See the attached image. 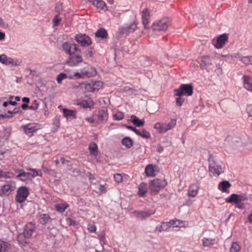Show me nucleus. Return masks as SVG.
I'll use <instances>...</instances> for the list:
<instances>
[{
    "label": "nucleus",
    "instance_id": "a19ab883",
    "mask_svg": "<svg viewBox=\"0 0 252 252\" xmlns=\"http://www.w3.org/2000/svg\"><path fill=\"white\" fill-rule=\"evenodd\" d=\"M94 102L92 101H84L80 103V105L85 108H91L94 105Z\"/></svg>",
    "mask_w": 252,
    "mask_h": 252
},
{
    "label": "nucleus",
    "instance_id": "e2e57ef3",
    "mask_svg": "<svg viewBox=\"0 0 252 252\" xmlns=\"http://www.w3.org/2000/svg\"><path fill=\"white\" fill-rule=\"evenodd\" d=\"M247 111L250 117H252V105H249L247 106Z\"/></svg>",
    "mask_w": 252,
    "mask_h": 252
},
{
    "label": "nucleus",
    "instance_id": "774afa93",
    "mask_svg": "<svg viewBox=\"0 0 252 252\" xmlns=\"http://www.w3.org/2000/svg\"><path fill=\"white\" fill-rule=\"evenodd\" d=\"M72 173H73L75 176L78 175L80 174V171L79 169L77 168H74L72 170Z\"/></svg>",
    "mask_w": 252,
    "mask_h": 252
},
{
    "label": "nucleus",
    "instance_id": "4468645a",
    "mask_svg": "<svg viewBox=\"0 0 252 252\" xmlns=\"http://www.w3.org/2000/svg\"><path fill=\"white\" fill-rule=\"evenodd\" d=\"M0 62L6 65L17 66L19 65V62L17 60L8 57L5 54H2L0 56Z\"/></svg>",
    "mask_w": 252,
    "mask_h": 252
},
{
    "label": "nucleus",
    "instance_id": "f704fd0d",
    "mask_svg": "<svg viewBox=\"0 0 252 252\" xmlns=\"http://www.w3.org/2000/svg\"><path fill=\"white\" fill-rule=\"evenodd\" d=\"M216 242L215 239L204 238L202 239V244L204 247H211Z\"/></svg>",
    "mask_w": 252,
    "mask_h": 252
},
{
    "label": "nucleus",
    "instance_id": "2eb2a0df",
    "mask_svg": "<svg viewBox=\"0 0 252 252\" xmlns=\"http://www.w3.org/2000/svg\"><path fill=\"white\" fill-rule=\"evenodd\" d=\"M228 34L223 33L220 35L217 39L216 43L214 44L215 47L217 49L222 48L228 41Z\"/></svg>",
    "mask_w": 252,
    "mask_h": 252
},
{
    "label": "nucleus",
    "instance_id": "393cba45",
    "mask_svg": "<svg viewBox=\"0 0 252 252\" xmlns=\"http://www.w3.org/2000/svg\"><path fill=\"white\" fill-rule=\"evenodd\" d=\"M19 174L17 176V178H19L20 180L22 181H27L29 180H32V176L29 172L24 171L23 169L19 170Z\"/></svg>",
    "mask_w": 252,
    "mask_h": 252
},
{
    "label": "nucleus",
    "instance_id": "37998d69",
    "mask_svg": "<svg viewBox=\"0 0 252 252\" xmlns=\"http://www.w3.org/2000/svg\"><path fill=\"white\" fill-rule=\"evenodd\" d=\"M68 76H67L66 74L64 73H61L57 75V81L58 83L61 84L62 83L63 80L68 78Z\"/></svg>",
    "mask_w": 252,
    "mask_h": 252
},
{
    "label": "nucleus",
    "instance_id": "c9c22d12",
    "mask_svg": "<svg viewBox=\"0 0 252 252\" xmlns=\"http://www.w3.org/2000/svg\"><path fill=\"white\" fill-rule=\"evenodd\" d=\"M122 144L127 148H130L133 144V140L128 137H126L122 140Z\"/></svg>",
    "mask_w": 252,
    "mask_h": 252
},
{
    "label": "nucleus",
    "instance_id": "72a5a7b5",
    "mask_svg": "<svg viewBox=\"0 0 252 252\" xmlns=\"http://www.w3.org/2000/svg\"><path fill=\"white\" fill-rule=\"evenodd\" d=\"M170 228L168 222H162L159 226H157L155 229V231L159 232L167 231Z\"/></svg>",
    "mask_w": 252,
    "mask_h": 252
},
{
    "label": "nucleus",
    "instance_id": "0eeeda50",
    "mask_svg": "<svg viewBox=\"0 0 252 252\" xmlns=\"http://www.w3.org/2000/svg\"><path fill=\"white\" fill-rule=\"evenodd\" d=\"M30 194L29 189L26 187H20L17 191L15 197V200L19 203H22L27 198Z\"/></svg>",
    "mask_w": 252,
    "mask_h": 252
},
{
    "label": "nucleus",
    "instance_id": "6e6d98bb",
    "mask_svg": "<svg viewBox=\"0 0 252 252\" xmlns=\"http://www.w3.org/2000/svg\"><path fill=\"white\" fill-rule=\"evenodd\" d=\"M32 105L29 106V109L33 110H36L38 107V104L36 100H34L32 102Z\"/></svg>",
    "mask_w": 252,
    "mask_h": 252
},
{
    "label": "nucleus",
    "instance_id": "7ed1b4c3",
    "mask_svg": "<svg viewBox=\"0 0 252 252\" xmlns=\"http://www.w3.org/2000/svg\"><path fill=\"white\" fill-rule=\"evenodd\" d=\"M177 120L175 119H172L168 123H157L154 125V128L156 129L159 133H163L172 129L176 125Z\"/></svg>",
    "mask_w": 252,
    "mask_h": 252
},
{
    "label": "nucleus",
    "instance_id": "bf43d9fd",
    "mask_svg": "<svg viewBox=\"0 0 252 252\" xmlns=\"http://www.w3.org/2000/svg\"><path fill=\"white\" fill-rule=\"evenodd\" d=\"M9 172H4L2 170H0V178H9L10 176L8 175Z\"/></svg>",
    "mask_w": 252,
    "mask_h": 252
},
{
    "label": "nucleus",
    "instance_id": "6e6552de",
    "mask_svg": "<svg viewBox=\"0 0 252 252\" xmlns=\"http://www.w3.org/2000/svg\"><path fill=\"white\" fill-rule=\"evenodd\" d=\"M74 39L82 47H88L92 44L91 38L86 34H77L74 37Z\"/></svg>",
    "mask_w": 252,
    "mask_h": 252
},
{
    "label": "nucleus",
    "instance_id": "052dcab7",
    "mask_svg": "<svg viewBox=\"0 0 252 252\" xmlns=\"http://www.w3.org/2000/svg\"><path fill=\"white\" fill-rule=\"evenodd\" d=\"M55 11L57 12V14L60 15V13L62 11V4H58L55 7Z\"/></svg>",
    "mask_w": 252,
    "mask_h": 252
},
{
    "label": "nucleus",
    "instance_id": "49530a36",
    "mask_svg": "<svg viewBox=\"0 0 252 252\" xmlns=\"http://www.w3.org/2000/svg\"><path fill=\"white\" fill-rule=\"evenodd\" d=\"M178 97L176 99V103L177 105L181 106L185 101V99L182 97L183 95H177Z\"/></svg>",
    "mask_w": 252,
    "mask_h": 252
},
{
    "label": "nucleus",
    "instance_id": "6ab92c4d",
    "mask_svg": "<svg viewBox=\"0 0 252 252\" xmlns=\"http://www.w3.org/2000/svg\"><path fill=\"white\" fill-rule=\"evenodd\" d=\"M142 24L145 29H149L150 22V13L147 8L143 9L142 12Z\"/></svg>",
    "mask_w": 252,
    "mask_h": 252
},
{
    "label": "nucleus",
    "instance_id": "b1692460",
    "mask_svg": "<svg viewBox=\"0 0 252 252\" xmlns=\"http://www.w3.org/2000/svg\"><path fill=\"white\" fill-rule=\"evenodd\" d=\"M39 221L42 225H45L51 220L50 216L47 214H39Z\"/></svg>",
    "mask_w": 252,
    "mask_h": 252
},
{
    "label": "nucleus",
    "instance_id": "5fc2aeb1",
    "mask_svg": "<svg viewBox=\"0 0 252 252\" xmlns=\"http://www.w3.org/2000/svg\"><path fill=\"white\" fill-rule=\"evenodd\" d=\"M66 220L69 226H74L76 224V221L70 218H66Z\"/></svg>",
    "mask_w": 252,
    "mask_h": 252
},
{
    "label": "nucleus",
    "instance_id": "680f3d73",
    "mask_svg": "<svg viewBox=\"0 0 252 252\" xmlns=\"http://www.w3.org/2000/svg\"><path fill=\"white\" fill-rule=\"evenodd\" d=\"M102 82L101 81H97L93 83V86L95 88H98V90L102 87Z\"/></svg>",
    "mask_w": 252,
    "mask_h": 252
},
{
    "label": "nucleus",
    "instance_id": "2f4dec72",
    "mask_svg": "<svg viewBox=\"0 0 252 252\" xmlns=\"http://www.w3.org/2000/svg\"><path fill=\"white\" fill-rule=\"evenodd\" d=\"M198 187L196 185H191L188 190V195L192 197H195L198 193Z\"/></svg>",
    "mask_w": 252,
    "mask_h": 252
},
{
    "label": "nucleus",
    "instance_id": "cd10ccee",
    "mask_svg": "<svg viewBox=\"0 0 252 252\" xmlns=\"http://www.w3.org/2000/svg\"><path fill=\"white\" fill-rule=\"evenodd\" d=\"M155 167L156 166L153 164H149L146 167L145 172L147 176L154 177L155 176Z\"/></svg>",
    "mask_w": 252,
    "mask_h": 252
},
{
    "label": "nucleus",
    "instance_id": "ea45409f",
    "mask_svg": "<svg viewBox=\"0 0 252 252\" xmlns=\"http://www.w3.org/2000/svg\"><path fill=\"white\" fill-rule=\"evenodd\" d=\"M29 170L31 171L30 172H29V174H30L31 176H32V179L34 178L35 177L37 176H42V173L41 171H37L35 169H32L30 168Z\"/></svg>",
    "mask_w": 252,
    "mask_h": 252
},
{
    "label": "nucleus",
    "instance_id": "5701e85b",
    "mask_svg": "<svg viewBox=\"0 0 252 252\" xmlns=\"http://www.w3.org/2000/svg\"><path fill=\"white\" fill-rule=\"evenodd\" d=\"M89 2H91L94 6L97 9L100 10L104 9L106 8V3L102 0H88Z\"/></svg>",
    "mask_w": 252,
    "mask_h": 252
},
{
    "label": "nucleus",
    "instance_id": "e433bc0d",
    "mask_svg": "<svg viewBox=\"0 0 252 252\" xmlns=\"http://www.w3.org/2000/svg\"><path fill=\"white\" fill-rule=\"evenodd\" d=\"M241 250V247L237 242H233L231 243L229 252H239Z\"/></svg>",
    "mask_w": 252,
    "mask_h": 252
},
{
    "label": "nucleus",
    "instance_id": "864d4df0",
    "mask_svg": "<svg viewBox=\"0 0 252 252\" xmlns=\"http://www.w3.org/2000/svg\"><path fill=\"white\" fill-rule=\"evenodd\" d=\"M96 226L94 224H89L88 226V230L91 232L93 233L95 232L96 231Z\"/></svg>",
    "mask_w": 252,
    "mask_h": 252
},
{
    "label": "nucleus",
    "instance_id": "7c9ffc66",
    "mask_svg": "<svg viewBox=\"0 0 252 252\" xmlns=\"http://www.w3.org/2000/svg\"><path fill=\"white\" fill-rule=\"evenodd\" d=\"M130 121L135 126L138 127L143 126L145 124V121L144 120H140L134 115H132L131 116Z\"/></svg>",
    "mask_w": 252,
    "mask_h": 252
},
{
    "label": "nucleus",
    "instance_id": "1a4fd4ad",
    "mask_svg": "<svg viewBox=\"0 0 252 252\" xmlns=\"http://www.w3.org/2000/svg\"><path fill=\"white\" fill-rule=\"evenodd\" d=\"M138 22L134 20L133 23L129 25H126L121 27L119 29V32L121 34H128L129 33L134 32L137 28Z\"/></svg>",
    "mask_w": 252,
    "mask_h": 252
},
{
    "label": "nucleus",
    "instance_id": "f3484780",
    "mask_svg": "<svg viewBox=\"0 0 252 252\" xmlns=\"http://www.w3.org/2000/svg\"><path fill=\"white\" fill-rule=\"evenodd\" d=\"M209 170L210 173V176H219L223 172L220 165L216 164H211L209 166Z\"/></svg>",
    "mask_w": 252,
    "mask_h": 252
},
{
    "label": "nucleus",
    "instance_id": "bb28decb",
    "mask_svg": "<svg viewBox=\"0 0 252 252\" xmlns=\"http://www.w3.org/2000/svg\"><path fill=\"white\" fill-rule=\"evenodd\" d=\"M231 186V184L227 181H223L219 184L218 188L222 192H227L228 189Z\"/></svg>",
    "mask_w": 252,
    "mask_h": 252
},
{
    "label": "nucleus",
    "instance_id": "dca6fc26",
    "mask_svg": "<svg viewBox=\"0 0 252 252\" xmlns=\"http://www.w3.org/2000/svg\"><path fill=\"white\" fill-rule=\"evenodd\" d=\"M82 72L85 78H90L95 76L96 74V71L95 68L87 65V66L80 70Z\"/></svg>",
    "mask_w": 252,
    "mask_h": 252
},
{
    "label": "nucleus",
    "instance_id": "de8ad7c7",
    "mask_svg": "<svg viewBox=\"0 0 252 252\" xmlns=\"http://www.w3.org/2000/svg\"><path fill=\"white\" fill-rule=\"evenodd\" d=\"M168 223L170 227H177L181 224V221L179 220H171L168 222Z\"/></svg>",
    "mask_w": 252,
    "mask_h": 252
},
{
    "label": "nucleus",
    "instance_id": "603ef678",
    "mask_svg": "<svg viewBox=\"0 0 252 252\" xmlns=\"http://www.w3.org/2000/svg\"><path fill=\"white\" fill-rule=\"evenodd\" d=\"M125 92H131L130 94H135L134 92H137V91L133 88H130L128 86H126L123 89Z\"/></svg>",
    "mask_w": 252,
    "mask_h": 252
},
{
    "label": "nucleus",
    "instance_id": "09e8293b",
    "mask_svg": "<svg viewBox=\"0 0 252 252\" xmlns=\"http://www.w3.org/2000/svg\"><path fill=\"white\" fill-rule=\"evenodd\" d=\"M7 251V246L6 243L0 242V252H6Z\"/></svg>",
    "mask_w": 252,
    "mask_h": 252
},
{
    "label": "nucleus",
    "instance_id": "39448f33",
    "mask_svg": "<svg viewBox=\"0 0 252 252\" xmlns=\"http://www.w3.org/2000/svg\"><path fill=\"white\" fill-rule=\"evenodd\" d=\"M175 95H191L193 94V86L190 84H182L179 88L174 90Z\"/></svg>",
    "mask_w": 252,
    "mask_h": 252
},
{
    "label": "nucleus",
    "instance_id": "a878e982",
    "mask_svg": "<svg viewBox=\"0 0 252 252\" xmlns=\"http://www.w3.org/2000/svg\"><path fill=\"white\" fill-rule=\"evenodd\" d=\"M69 207V205L66 202H64L63 203H59L57 204L55 206V209L56 211L59 213H63L68 207Z\"/></svg>",
    "mask_w": 252,
    "mask_h": 252
},
{
    "label": "nucleus",
    "instance_id": "412c9836",
    "mask_svg": "<svg viewBox=\"0 0 252 252\" xmlns=\"http://www.w3.org/2000/svg\"><path fill=\"white\" fill-rule=\"evenodd\" d=\"M200 67L202 69H206L207 67L212 64L210 58L208 56H202L199 61Z\"/></svg>",
    "mask_w": 252,
    "mask_h": 252
},
{
    "label": "nucleus",
    "instance_id": "a18cd8bd",
    "mask_svg": "<svg viewBox=\"0 0 252 252\" xmlns=\"http://www.w3.org/2000/svg\"><path fill=\"white\" fill-rule=\"evenodd\" d=\"M114 119L115 120L120 121L124 118V114L121 111H119L113 115Z\"/></svg>",
    "mask_w": 252,
    "mask_h": 252
},
{
    "label": "nucleus",
    "instance_id": "58836bf2",
    "mask_svg": "<svg viewBox=\"0 0 252 252\" xmlns=\"http://www.w3.org/2000/svg\"><path fill=\"white\" fill-rule=\"evenodd\" d=\"M68 78L70 79H84L85 77L80 70V72H75L72 75H68Z\"/></svg>",
    "mask_w": 252,
    "mask_h": 252
},
{
    "label": "nucleus",
    "instance_id": "c03bdc74",
    "mask_svg": "<svg viewBox=\"0 0 252 252\" xmlns=\"http://www.w3.org/2000/svg\"><path fill=\"white\" fill-rule=\"evenodd\" d=\"M62 20V19L59 17V14L56 15L53 19V27L58 26Z\"/></svg>",
    "mask_w": 252,
    "mask_h": 252
},
{
    "label": "nucleus",
    "instance_id": "338daca9",
    "mask_svg": "<svg viewBox=\"0 0 252 252\" xmlns=\"http://www.w3.org/2000/svg\"><path fill=\"white\" fill-rule=\"evenodd\" d=\"M99 190L101 193H105L106 192V188L104 185H100Z\"/></svg>",
    "mask_w": 252,
    "mask_h": 252
},
{
    "label": "nucleus",
    "instance_id": "c756f323",
    "mask_svg": "<svg viewBox=\"0 0 252 252\" xmlns=\"http://www.w3.org/2000/svg\"><path fill=\"white\" fill-rule=\"evenodd\" d=\"M147 192V185L146 183L142 182L138 187V194L140 197H144Z\"/></svg>",
    "mask_w": 252,
    "mask_h": 252
},
{
    "label": "nucleus",
    "instance_id": "4be33fe9",
    "mask_svg": "<svg viewBox=\"0 0 252 252\" xmlns=\"http://www.w3.org/2000/svg\"><path fill=\"white\" fill-rule=\"evenodd\" d=\"M63 114L64 117H65L67 120H73L76 118V110L63 109Z\"/></svg>",
    "mask_w": 252,
    "mask_h": 252
},
{
    "label": "nucleus",
    "instance_id": "c85d7f7f",
    "mask_svg": "<svg viewBox=\"0 0 252 252\" xmlns=\"http://www.w3.org/2000/svg\"><path fill=\"white\" fill-rule=\"evenodd\" d=\"M108 32L104 28L98 29L95 33V36L96 37L100 38L102 39H107L108 37Z\"/></svg>",
    "mask_w": 252,
    "mask_h": 252
},
{
    "label": "nucleus",
    "instance_id": "20e7f679",
    "mask_svg": "<svg viewBox=\"0 0 252 252\" xmlns=\"http://www.w3.org/2000/svg\"><path fill=\"white\" fill-rule=\"evenodd\" d=\"M167 185L165 180L155 179L149 183V189L152 193H157Z\"/></svg>",
    "mask_w": 252,
    "mask_h": 252
},
{
    "label": "nucleus",
    "instance_id": "0e129e2a",
    "mask_svg": "<svg viewBox=\"0 0 252 252\" xmlns=\"http://www.w3.org/2000/svg\"><path fill=\"white\" fill-rule=\"evenodd\" d=\"M244 87L249 91H252V83L250 82L244 85Z\"/></svg>",
    "mask_w": 252,
    "mask_h": 252
},
{
    "label": "nucleus",
    "instance_id": "13d9d810",
    "mask_svg": "<svg viewBox=\"0 0 252 252\" xmlns=\"http://www.w3.org/2000/svg\"><path fill=\"white\" fill-rule=\"evenodd\" d=\"M53 125L55 126V130H56L60 126L59 120L57 118L55 119Z\"/></svg>",
    "mask_w": 252,
    "mask_h": 252
},
{
    "label": "nucleus",
    "instance_id": "4c0bfd02",
    "mask_svg": "<svg viewBox=\"0 0 252 252\" xmlns=\"http://www.w3.org/2000/svg\"><path fill=\"white\" fill-rule=\"evenodd\" d=\"M240 61L246 65H252V56L241 57Z\"/></svg>",
    "mask_w": 252,
    "mask_h": 252
},
{
    "label": "nucleus",
    "instance_id": "aec40b11",
    "mask_svg": "<svg viewBox=\"0 0 252 252\" xmlns=\"http://www.w3.org/2000/svg\"><path fill=\"white\" fill-rule=\"evenodd\" d=\"M15 189V186H13L12 183H8L5 184L1 188V193L0 195H9L10 193Z\"/></svg>",
    "mask_w": 252,
    "mask_h": 252
},
{
    "label": "nucleus",
    "instance_id": "3c124183",
    "mask_svg": "<svg viewBox=\"0 0 252 252\" xmlns=\"http://www.w3.org/2000/svg\"><path fill=\"white\" fill-rule=\"evenodd\" d=\"M114 178L115 181L118 183H121L123 181V177L120 174L117 173L114 174Z\"/></svg>",
    "mask_w": 252,
    "mask_h": 252
},
{
    "label": "nucleus",
    "instance_id": "f8f14e48",
    "mask_svg": "<svg viewBox=\"0 0 252 252\" xmlns=\"http://www.w3.org/2000/svg\"><path fill=\"white\" fill-rule=\"evenodd\" d=\"M26 134L32 136L33 133L35 132L38 129V125L35 123H29L22 126Z\"/></svg>",
    "mask_w": 252,
    "mask_h": 252
},
{
    "label": "nucleus",
    "instance_id": "f03ea898",
    "mask_svg": "<svg viewBox=\"0 0 252 252\" xmlns=\"http://www.w3.org/2000/svg\"><path fill=\"white\" fill-rule=\"evenodd\" d=\"M248 196L246 193L239 194L233 193L229 197L225 199L226 203L235 204V207L240 209H244L246 204L244 202L248 200Z\"/></svg>",
    "mask_w": 252,
    "mask_h": 252
},
{
    "label": "nucleus",
    "instance_id": "79ce46f5",
    "mask_svg": "<svg viewBox=\"0 0 252 252\" xmlns=\"http://www.w3.org/2000/svg\"><path fill=\"white\" fill-rule=\"evenodd\" d=\"M138 135L141 136L142 138L149 139L151 137L150 133L145 129H142V131H139V134Z\"/></svg>",
    "mask_w": 252,
    "mask_h": 252
},
{
    "label": "nucleus",
    "instance_id": "ddd939ff",
    "mask_svg": "<svg viewBox=\"0 0 252 252\" xmlns=\"http://www.w3.org/2000/svg\"><path fill=\"white\" fill-rule=\"evenodd\" d=\"M96 122L98 124H104L108 118V113L106 109H102L98 111Z\"/></svg>",
    "mask_w": 252,
    "mask_h": 252
},
{
    "label": "nucleus",
    "instance_id": "4d7b16f0",
    "mask_svg": "<svg viewBox=\"0 0 252 252\" xmlns=\"http://www.w3.org/2000/svg\"><path fill=\"white\" fill-rule=\"evenodd\" d=\"M125 127L127 128L128 129H129L130 130H132L134 131L136 134H139V130L137 129H136L135 127H134L130 126H127L125 125Z\"/></svg>",
    "mask_w": 252,
    "mask_h": 252
},
{
    "label": "nucleus",
    "instance_id": "9d476101",
    "mask_svg": "<svg viewBox=\"0 0 252 252\" xmlns=\"http://www.w3.org/2000/svg\"><path fill=\"white\" fill-rule=\"evenodd\" d=\"M74 88H79L83 92H94L98 91V88L93 86V83H86L82 82L78 84V85L74 86Z\"/></svg>",
    "mask_w": 252,
    "mask_h": 252
},
{
    "label": "nucleus",
    "instance_id": "69168bd1",
    "mask_svg": "<svg viewBox=\"0 0 252 252\" xmlns=\"http://www.w3.org/2000/svg\"><path fill=\"white\" fill-rule=\"evenodd\" d=\"M244 85L246 84L247 83L250 82V77L248 76L245 75L243 77Z\"/></svg>",
    "mask_w": 252,
    "mask_h": 252
},
{
    "label": "nucleus",
    "instance_id": "9b49d317",
    "mask_svg": "<svg viewBox=\"0 0 252 252\" xmlns=\"http://www.w3.org/2000/svg\"><path fill=\"white\" fill-rule=\"evenodd\" d=\"M36 225L33 222H29L26 224L24 227L23 235L25 238H30L33 233L35 231Z\"/></svg>",
    "mask_w": 252,
    "mask_h": 252
},
{
    "label": "nucleus",
    "instance_id": "473e14b6",
    "mask_svg": "<svg viewBox=\"0 0 252 252\" xmlns=\"http://www.w3.org/2000/svg\"><path fill=\"white\" fill-rule=\"evenodd\" d=\"M89 150L91 155L96 156L98 154V147L94 142H91L89 145Z\"/></svg>",
    "mask_w": 252,
    "mask_h": 252
},
{
    "label": "nucleus",
    "instance_id": "f257e3e1",
    "mask_svg": "<svg viewBox=\"0 0 252 252\" xmlns=\"http://www.w3.org/2000/svg\"><path fill=\"white\" fill-rule=\"evenodd\" d=\"M63 51L69 55L66 64L73 67L79 65L83 61L82 52L78 44L64 42L62 45Z\"/></svg>",
    "mask_w": 252,
    "mask_h": 252
},
{
    "label": "nucleus",
    "instance_id": "a211bd4d",
    "mask_svg": "<svg viewBox=\"0 0 252 252\" xmlns=\"http://www.w3.org/2000/svg\"><path fill=\"white\" fill-rule=\"evenodd\" d=\"M133 215L141 220H144L150 217L152 215L154 214L155 212L134 211L132 212Z\"/></svg>",
    "mask_w": 252,
    "mask_h": 252
},
{
    "label": "nucleus",
    "instance_id": "423d86ee",
    "mask_svg": "<svg viewBox=\"0 0 252 252\" xmlns=\"http://www.w3.org/2000/svg\"><path fill=\"white\" fill-rule=\"evenodd\" d=\"M170 25V21L168 18H163L153 24L152 28L155 31H165Z\"/></svg>",
    "mask_w": 252,
    "mask_h": 252
},
{
    "label": "nucleus",
    "instance_id": "8fccbe9b",
    "mask_svg": "<svg viewBox=\"0 0 252 252\" xmlns=\"http://www.w3.org/2000/svg\"><path fill=\"white\" fill-rule=\"evenodd\" d=\"M7 112L10 114H21L22 111L20 108L16 107L12 111L8 110Z\"/></svg>",
    "mask_w": 252,
    "mask_h": 252
}]
</instances>
